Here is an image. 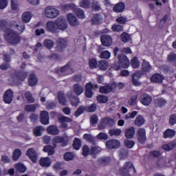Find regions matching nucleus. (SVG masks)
I'll return each instance as SVG.
<instances>
[{
  "instance_id": "nucleus-1",
  "label": "nucleus",
  "mask_w": 176,
  "mask_h": 176,
  "mask_svg": "<svg viewBox=\"0 0 176 176\" xmlns=\"http://www.w3.org/2000/svg\"><path fill=\"white\" fill-rule=\"evenodd\" d=\"M3 38L10 45H17L21 41V37H20V34L17 33V32L10 30L6 33H4Z\"/></svg>"
},
{
  "instance_id": "nucleus-2",
  "label": "nucleus",
  "mask_w": 176,
  "mask_h": 176,
  "mask_svg": "<svg viewBox=\"0 0 176 176\" xmlns=\"http://www.w3.org/2000/svg\"><path fill=\"white\" fill-rule=\"evenodd\" d=\"M119 64L114 65V69L116 71H119L120 68H127L130 67V60L126 55L120 54L118 56Z\"/></svg>"
},
{
  "instance_id": "nucleus-3",
  "label": "nucleus",
  "mask_w": 176,
  "mask_h": 176,
  "mask_svg": "<svg viewBox=\"0 0 176 176\" xmlns=\"http://www.w3.org/2000/svg\"><path fill=\"white\" fill-rule=\"evenodd\" d=\"M130 170H133V173H137L133 162H126L124 166L120 169V174L121 176H131L130 175Z\"/></svg>"
},
{
  "instance_id": "nucleus-4",
  "label": "nucleus",
  "mask_w": 176,
  "mask_h": 176,
  "mask_svg": "<svg viewBox=\"0 0 176 176\" xmlns=\"http://www.w3.org/2000/svg\"><path fill=\"white\" fill-rule=\"evenodd\" d=\"M115 124V120L106 117L102 118L100 123L98 125V128L100 129V130H104L107 126H109V127H112Z\"/></svg>"
},
{
  "instance_id": "nucleus-5",
  "label": "nucleus",
  "mask_w": 176,
  "mask_h": 176,
  "mask_svg": "<svg viewBox=\"0 0 176 176\" xmlns=\"http://www.w3.org/2000/svg\"><path fill=\"white\" fill-rule=\"evenodd\" d=\"M60 14V11L54 7L49 6L45 10V15L47 19H56Z\"/></svg>"
},
{
  "instance_id": "nucleus-6",
  "label": "nucleus",
  "mask_w": 176,
  "mask_h": 176,
  "mask_svg": "<svg viewBox=\"0 0 176 176\" xmlns=\"http://www.w3.org/2000/svg\"><path fill=\"white\" fill-rule=\"evenodd\" d=\"M67 45L68 41H67L66 38H58L56 41V52H58L59 53H63V52H64V50L67 49Z\"/></svg>"
},
{
  "instance_id": "nucleus-7",
  "label": "nucleus",
  "mask_w": 176,
  "mask_h": 176,
  "mask_svg": "<svg viewBox=\"0 0 176 176\" xmlns=\"http://www.w3.org/2000/svg\"><path fill=\"white\" fill-rule=\"evenodd\" d=\"M55 21L56 22L58 30H60V31H64L65 30H67V28H68V23L64 17L60 16Z\"/></svg>"
},
{
  "instance_id": "nucleus-8",
  "label": "nucleus",
  "mask_w": 176,
  "mask_h": 176,
  "mask_svg": "<svg viewBox=\"0 0 176 176\" xmlns=\"http://www.w3.org/2000/svg\"><path fill=\"white\" fill-rule=\"evenodd\" d=\"M26 156L30 159L32 163H36V161L38 160V153L35 148H30L28 149L26 151Z\"/></svg>"
},
{
  "instance_id": "nucleus-9",
  "label": "nucleus",
  "mask_w": 176,
  "mask_h": 176,
  "mask_svg": "<svg viewBox=\"0 0 176 176\" xmlns=\"http://www.w3.org/2000/svg\"><path fill=\"white\" fill-rule=\"evenodd\" d=\"M46 28L49 32L52 34L58 33V28L57 26V23L55 21H48L46 23Z\"/></svg>"
},
{
  "instance_id": "nucleus-10",
  "label": "nucleus",
  "mask_w": 176,
  "mask_h": 176,
  "mask_svg": "<svg viewBox=\"0 0 176 176\" xmlns=\"http://www.w3.org/2000/svg\"><path fill=\"white\" fill-rule=\"evenodd\" d=\"M138 141L140 144H144L146 141V131L144 129L140 128L137 131Z\"/></svg>"
},
{
  "instance_id": "nucleus-11",
  "label": "nucleus",
  "mask_w": 176,
  "mask_h": 176,
  "mask_svg": "<svg viewBox=\"0 0 176 176\" xmlns=\"http://www.w3.org/2000/svg\"><path fill=\"white\" fill-rule=\"evenodd\" d=\"M10 27H12L11 28L16 29L19 34H22L25 30V25L24 24L15 21H11Z\"/></svg>"
},
{
  "instance_id": "nucleus-12",
  "label": "nucleus",
  "mask_w": 176,
  "mask_h": 176,
  "mask_svg": "<svg viewBox=\"0 0 176 176\" xmlns=\"http://www.w3.org/2000/svg\"><path fill=\"white\" fill-rule=\"evenodd\" d=\"M10 24H12V21H8L6 19H2L0 21V30L1 31H3L4 34H6L7 32L10 31L12 30V26H10Z\"/></svg>"
},
{
  "instance_id": "nucleus-13",
  "label": "nucleus",
  "mask_w": 176,
  "mask_h": 176,
  "mask_svg": "<svg viewBox=\"0 0 176 176\" xmlns=\"http://www.w3.org/2000/svg\"><path fill=\"white\" fill-rule=\"evenodd\" d=\"M140 102L141 104H142V105H144L145 107H149L152 102V96L148 94H144L140 98Z\"/></svg>"
},
{
  "instance_id": "nucleus-14",
  "label": "nucleus",
  "mask_w": 176,
  "mask_h": 176,
  "mask_svg": "<svg viewBox=\"0 0 176 176\" xmlns=\"http://www.w3.org/2000/svg\"><path fill=\"white\" fill-rule=\"evenodd\" d=\"M120 146V142L118 140L111 139L106 142V147L107 149H116Z\"/></svg>"
},
{
  "instance_id": "nucleus-15",
  "label": "nucleus",
  "mask_w": 176,
  "mask_h": 176,
  "mask_svg": "<svg viewBox=\"0 0 176 176\" xmlns=\"http://www.w3.org/2000/svg\"><path fill=\"white\" fill-rule=\"evenodd\" d=\"M58 120L61 123V129H65V130L68 129V124L67 123H71L72 122V119L64 116H60Z\"/></svg>"
},
{
  "instance_id": "nucleus-16",
  "label": "nucleus",
  "mask_w": 176,
  "mask_h": 176,
  "mask_svg": "<svg viewBox=\"0 0 176 176\" xmlns=\"http://www.w3.org/2000/svg\"><path fill=\"white\" fill-rule=\"evenodd\" d=\"M14 94L12 89H8L4 92L3 101L6 104H11L13 101Z\"/></svg>"
},
{
  "instance_id": "nucleus-17",
  "label": "nucleus",
  "mask_w": 176,
  "mask_h": 176,
  "mask_svg": "<svg viewBox=\"0 0 176 176\" xmlns=\"http://www.w3.org/2000/svg\"><path fill=\"white\" fill-rule=\"evenodd\" d=\"M67 17L70 25H72V27H78V25H79L80 24L79 21L74 14L69 13L67 15Z\"/></svg>"
},
{
  "instance_id": "nucleus-18",
  "label": "nucleus",
  "mask_w": 176,
  "mask_h": 176,
  "mask_svg": "<svg viewBox=\"0 0 176 176\" xmlns=\"http://www.w3.org/2000/svg\"><path fill=\"white\" fill-rule=\"evenodd\" d=\"M100 41L102 46L109 47L112 45V37L109 35L101 36Z\"/></svg>"
},
{
  "instance_id": "nucleus-19",
  "label": "nucleus",
  "mask_w": 176,
  "mask_h": 176,
  "mask_svg": "<svg viewBox=\"0 0 176 176\" xmlns=\"http://www.w3.org/2000/svg\"><path fill=\"white\" fill-rule=\"evenodd\" d=\"M57 98L59 104L60 105H63V107H65L67 104H68V101L67 100V98H65V95L64 94V92L62 91H60L57 94Z\"/></svg>"
},
{
  "instance_id": "nucleus-20",
  "label": "nucleus",
  "mask_w": 176,
  "mask_h": 176,
  "mask_svg": "<svg viewBox=\"0 0 176 176\" xmlns=\"http://www.w3.org/2000/svg\"><path fill=\"white\" fill-rule=\"evenodd\" d=\"M72 90L76 96H80L85 91L83 86L79 83L73 85Z\"/></svg>"
},
{
  "instance_id": "nucleus-21",
  "label": "nucleus",
  "mask_w": 176,
  "mask_h": 176,
  "mask_svg": "<svg viewBox=\"0 0 176 176\" xmlns=\"http://www.w3.org/2000/svg\"><path fill=\"white\" fill-rule=\"evenodd\" d=\"M49 113L46 111H43L40 115V121L42 124H49Z\"/></svg>"
},
{
  "instance_id": "nucleus-22",
  "label": "nucleus",
  "mask_w": 176,
  "mask_h": 176,
  "mask_svg": "<svg viewBox=\"0 0 176 176\" xmlns=\"http://www.w3.org/2000/svg\"><path fill=\"white\" fill-rule=\"evenodd\" d=\"M93 84L91 82H89L85 85V97L87 98H91L93 97Z\"/></svg>"
},
{
  "instance_id": "nucleus-23",
  "label": "nucleus",
  "mask_w": 176,
  "mask_h": 176,
  "mask_svg": "<svg viewBox=\"0 0 176 176\" xmlns=\"http://www.w3.org/2000/svg\"><path fill=\"white\" fill-rule=\"evenodd\" d=\"M47 131L48 134H50L51 135H57L60 133V129L57 128V126L56 125H52L47 128Z\"/></svg>"
},
{
  "instance_id": "nucleus-24",
  "label": "nucleus",
  "mask_w": 176,
  "mask_h": 176,
  "mask_svg": "<svg viewBox=\"0 0 176 176\" xmlns=\"http://www.w3.org/2000/svg\"><path fill=\"white\" fill-rule=\"evenodd\" d=\"M39 164L41 167H50L52 166V160L49 157H43L39 160Z\"/></svg>"
},
{
  "instance_id": "nucleus-25",
  "label": "nucleus",
  "mask_w": 176,
  "mask_h": 176,
  "mask_svg": "<svg viewBox=\"0 0 176 176\" xmlns=\"http://www.w3.org/2000/svg\"><path fill=\"white\" fill-rule=\"evenodd\" d=\"M126 8V5L123 2H120L114 6L113 10L116 13H122L123 10Z\"/></svg>"
},
{
  "instance_id": "nucleus-26",
  "label": "nucleus",
  "mask_w": 176,
  "mask_h": 176,
  "mask_svg": "<svg viewBox=\"0 0 176 176\" xmlns=\"http://www.w3.org/2000/svg\"><path fill=\"white\" fill-rule=\"evenodd\" d=\"M151 80L154 83H162L163 80H164V76L155 74L151 77Z\"/></svg>"
},
{
  "instance_id": "nucleus-27",
  "label": "nucleus",
  "mask_w": 176,
  "mask_h": 176,
  "mask_svg": "<svg viewBox=\"0 0 176 176\" xmlns=\"http://www.w3.org/2000/svg\"><path fill=\"white\" fill-rule=\"evenodd\" d=\"M53 144L54 146H56V144H60L62 146H65V145H67V142L65 141V139H64V138L60 136H56L53 139Z\"/></svg>"
},
{
  "instance_id": "nucleus-28",
  "label": "nucleus",
  "mask_w": 176,
  "mask_h": 176,
  "mask_svg": "<svg viewBox=\"0 0 176 176\" xmlns=\"http://www.w3.org/2000/svg\"><path fill=\"white\" fill-rule=\"evenodd\" d=\"M135 134V129L134 126H131L125 130V137L126 138H133Z\"/></svg>"
},
{
  "instance_id": "nucleus-29",
  "label": "nucleus",
  "mask_w": 176,
  "mask_h": 176,
  "mask_svg": "<svg viewBox=\"0 0 176 176\" xmlns=\"http://www.w3.org/2000/svg\"><path fill=\"white\" fill-rule=\"evenodd\" d=\"M28 83H29V86H31L32 87L37 85L38 78H36V76H35L34 74L29 75Z\"/></svg>"
},
{
  "instance_id": "nucleus-30",
  "label": "nucleus",
  "mask_w": 176,
  "mask_h": 176,
  "mask_svg": "<svg viewBox=\"0 0 176 176\" xmlns=\"http://www.w3.org/2000/svg\"><path fill=\"white\" fill-rule=\"evenodd\" d=\"M142 69L144 72H151L152 70V66L149 64V62L143 60L142 63Z\"/></svg>"
},
{
  "instance_id": "nucleus-31",
  "label": "nucleus",
  "mask_w": 176,
  "mask_h": 176,
  "mask_svg": "<svg viewBox=\"0 0 176 176\" xmlns=\"http://www.w3.org/2000/svg\"><path fill=\"white\" fill-rule=\"evenodd\" d=\"M15 170L18 171V173H24L27 171V167L23 163H17L14 165Z\"/></svg>"
},
{
  "instance_id": "nucleus-32",
  "label": "nucleus",
  "mask_w": 176,
  "mask_h": 176,
  "mask_svg": "<svg viewBox=\"0 0 176 176\" xmlns=\"http://www.w3.org/2000/svg\"><path fill=\"white\" fill-rule=\"evenodd\" d=\"M175 146H176V140L170 143L164 144L162 146V149H164V151H166L167 152H170V151H173V149H174Z\"/></svg>"
},
{
  "instance_id": "nucleus-33",
  "label": "nucleus",
  "mask_w": 176,
  "mask_h": 176,
  "mask_svg": "<svg viewBox=\"0 0 176 176\" xmlns=\"http://www.w3.org/2000/svg\"><path fill=\"white\" fill-rule=\"evenodd\" d=\"M145 123V118L142 116H137L135 121H134V124L135 126H138V127H140L144 124Z\"/></svg>"
},
{
  "instance_id": "nucleus-34",
  "label": "nucleus",
  "mask_w": 176,
  "mask_h": 176,
  "mask_svg": "<svg viewBox=\"0 0 176 176\" xmlns=\"http://www.w3.org/2000/svg\"><path fill=\"white\" fill-rule=\"evenodd\" d=\"M43 131H45V128L42 126H37L33 129V133L36 137H41Z\"/></svg>"
},
{
  "instance_id": "nucleus-35",
  "label": "nucleus",
  "mask_w": 176,
  "mask_h": 176,
  "mask_svg": "<svg viewBox=\"0 0 176 176\" xmlns=\"http://www.w3.org/2000/svg\"><path fill=\"white\" fill-rule=\"evenodd\" d=\"M176 134L175 131L173 130V129H166L164 132V138H173V137H174Z\"/></svg>"
},
{
  "instance_id": "nucleus-36",
  "label": "nucleus",
  "mask_w": 176,
  "mask_h": 176,
  "mask_svg": "<svg viewBox=\"0 0 176 176\" xmlns=\"http://www.w3.org/2000/svg\"><path fill=\"white\" fill-rule=\"evenodd\" d=\"M111 137H119L122 134V129H111L109 131Z\"/></svg>"
},
{
  "instance_id": "nucleus-37",
  "label": "nucleus",
  "mask_w": 176,
  "mask_h": 176,
  "mask_svg": "<svg viewBox=\"0 0 176 176\" xmlns=\"http://www.w3.org/2000/svg\"><path fill=\"white\" fill-rule=\"evenodd\" d=\"M32 17V14L30 12H25L22 14V21L23 23H30L31 19Z\"/></svg>"
},
{
  "instance_id": "nucleus-38",
  "label": "nucleus",
  "mask_w": 176,
  "mask_h": 176,
  "mask_svg": "<svg viewBox=\"0 0 176 176\" xmlns=\"http://www.w3.org/2000/svg\"><path fill=\"white\" fill-rule=\"evenodd\" d=\"M102 16L100 14H95L92 18L93 24H101L102 23Z\"/></svg>"
},
{
  "instance_id": "nucleus-39",
  "label": "nucleus",
  "mask_w": 176,
  "mask_h": 176,
  "mask_svg": "<svg viewBox=\"0 0 176 176\" xmlns=\"http://www.w3.org/2000/svg\"><path fill=\"white\" fill-rule=\"evenodd\" d=\"M120 38L122 42H124V43H127V42H130V41H131V36L126 32L121 34Z\"/></svg>"
},
{
  "instance_id": "nucleus-40",
  "label": "nucleus",
  "mask_w": 176,
  "mask_h": 176,
  "mask_svg": "<svg viewBox=\"0 0 176 176\" xmlns=\"http://www.w3.org/2000/svg\"><path fill=\"white\" fill-rule=\"evenodd\" d=\"M99 91L103 94H108L112 91V87L111 85L103 86L100 88Z\"/></svg>"
},
{
  "instance_id": "nucleus-41",
  "label": "nucleus",
  "mask_w": 176,
  "mask_h": 176,
  "mask_svg": "<svg viewBox=\"0 0 176 176\" xmlns=\"http://www.w3.org/2000/svg\"><path fill=\"white\" fill-rule=\"evenodd\" d=\"M28 75V73H27V72H18L16 73V78H18L19 80H21L22 82L25 80Z\"/></svg>"
},
{
  "instance_id": "nucleus-42",
  "label": "nucleus",
  "mask_w": 176,
  "mask_h": 176,
  "mask_svg": "<svg viewBox=\"0 0 176 176\" xmlns=\"http://www.w3.org/2000/svg\"><path fill=\"white\" fill-rule=\"evenodd\" d=\"M83 138H84V140H86L87 141V142H89L90 144H92L93 145H94V144H96V140L94 139V137H93V135H91V134L85 133L83 135Z\"/></svg>"
},
{
  "instance_id": "nucleus-43",
  "label": "nucleus",
  "mask_w": 176,
  "mask_h": 176,
  "mask_svg": "<svg viewBox=\"0 0 176 176\" xmlns=\"http://www.w3.org/2000/svg\"><path fill=\"white\" fill-rule=\"evenodd\" d=\"M80 146H82V142L79 138H76L73 142V148L76 149V151H78L80 149Z\"/></svg>"
},
{
  "instance_id": "nucleus-44",
  "label": "nucleus",
  "mask_w": 176,
  "mask_h": 176,
  "mask_svg": "<svg viewBox=\"0 0 176 176\" xmlns=\"http://www.w3.org/2000/svg\"><path fill=\"white\" fill-rule=\"evenodd\" d=\"M129 156V150H126L124 148H121L120 150V153H119V157L120 159H127Z\"/></svg>"
},
{
  "instance_id": "nucleus-45",
  "label": "nucleus",
  "mask_w": 176,
  "mask_h": 176,
  "mask_svg": "<svg viewBox=\"0 0 176 176\" xmlns=\"http://www.w3.org/2000/svg\"><path fill=\"white\" fill-rule=\"evenodd\" d=\"M66 96L67 97V98H69V100H70V102L71 104H74L75 102H74V100H76L77 102H78V96H74V94L72 93V91H69L66 94Z\"/></svg>"
},
{
  "instance_id": "nucleus-46",
  "label": "nucleus",
  "mask_w": 176,
  "mask_h": 176,
  "mask_svg": "<svg viewBox=\"0 0 176 176\" xmlns=\"http://www.w3.org/2000/svg\"><path fill=\"white\" fill-rule=\"evenodd\" d=\"M20 156H21V150L19 148L15 149L12 154V160L16 162V160L20 159Z\"/></svg>"
},
{
  "instance_id": "nucleus-47",
  "label": "nucleus",
  "mask_w": 176,
  "mask_h": 176,
  "mask_svg": "<svg viewBox=\"0 0 176 176\" xmlns=\"http://www.w3.org/2000/svg\"><path fill=\"white\" fill-rule=\"evenodd\" d=\"M25 97L28 101V102H30V104H32L34 102H35V99L34 98V97H32V94L30 91H26L25 93Z\"/></svg>"
},
{
  "instance_id": "nucleus-48",
  "label": "nucleus",
  "mask_w": 176,
  "mask_h": 176,
  "mask_svg": "<svg viewBox=\"0 0 176 176\" xmlns=\"http://www.w3.org/2000/svg\"><path fill=\"white\" fill-rule=\"evenodd\" d=\"M43 152H47L49 155H54V147L47 145L43 147Z\"/></svg>"
},
{
  "instance_id": "nucleus-49",
  "label": "nucleus",
  "mask_w": 176,
  "mask_h": 176,
  "mask_svg": "<svg viewBox=\"0 0 176 176\" xmlns=\"http://www.w3.org/2000/svg\"><path fill=\"white\" fill-rule=\"evenodd\" d=\"M102 151V148L98 146H93L91 147L90 153L91 155H97V153H100Z\"/></svg>"
},
{
  "instance_id": "nucleus-50",
  "label": "nucleus",
  "mask_w": 176,
  "mask_h": 176,
  "mask_svg": "<svg viewBox=\"0 0 176 176\" xmlns=\"http://www.w3.org/2000/svg\"><path fill=\"white\" fill-rule=\"evenodd\" d=\"M74 12L79 19H85L86 17L85 12L80 8H75Z\"/></svg>"
},
{
  "instance_id": "nucleus-51",
  "label": "nucleus",
  "mask_w": 176,
  "mask_h": 176,
  "mask_svg": "<svg viewBox=\"0 0 176 176\" xmlns=\"http://www.w3.org/2000/svg\"><path fill=\"white\" fill-rule=\"evenodd\" d=\"M36 107H38L36 104H28L25 107V111H26V112H35Z\"/></svg>"
},
{
  "instance_id": "nucleus-52",
  "label": "nucleus",
  "mask_w": 176,
  "mask_h": 176,
  "mask_svg": "<svg viewBox=\"0 0 176 176\" xmlns=\"http://www.w3.org/2000/svg\"><path fill=\"white\" fill-rule=\"evenodd\" d=\"M96 100L100 104H104L105 102H108V97L104 95H99L97 96Z\"/></svg>"
},
{
  "instance_id": "nucleus-53",
  "label": "nucleus",
  "mask_w": 176,
  "mask_h": 176,
  "mask_svg": "<svg viewBox=\"0 0 176 176\" xmlns=\"http://www.w3.org/2000/svg\"><path fill=\"white\" fill-rule=\"evenodd\" d=\"M131 65L133 68H138L140 67V60H138V57H134L131 60Z\"/></svg>"
},
{
  "instance_id": "nucleus-54",
  "label": "nucleus",
  "mask_w": 176,
  "mask_h": 176,
  "mask_svg": "<svg viewBox=\"0 0 176 176\" xmlns=\"http://www.w3.org/2000/svg\"><path fill=\"white\" fill-rule=\"evenodd\" d=\"M43 46H45V47H47V49H52V47L54 46V42L49 39L45 40L43 42Z\"/></svg>"
},
{
  "instance_id": "nucleus-55",
  "label": "nucleus",
  "mask_w": 176,
  "mask_h": 176,
  "mask_svg": "<svg viewBox=\"0 0 176 176\" xmlns=\"http://www.w3.org/2000/svg\"><path fill=\"white\" fill-rule=\"evenodd\" d=\"M167 61L176 64V54L175 52H172L168 54L167 56Z\"/></svg>"
},
{
  "instance_id": "nucleus-56",
  "label": "nucleus",
  "mask_w": 176,
  "mask_h": 176,
  "mask_svg": "<svg viewBox=\"0 0 176 176\" xmlns=\"http://www.w3.org/2000/svg\"><path fill=\"white\" fill-rule=\"evenodd\" d=\"M85 111H86V107L85 106H80L76 111H75V116L78 118V116H80L82 113H85Z\"/></svg>"
},
{
  "instance_id": "nucleus-57",
  "label": "nucleus",
  "mask_w": 176,
  "mask_h": 176,
  "mask_svg": "<svg viewBox=\"0 0 176 176\" xmlns=\"http://www.w3.org/2000/svg\"><path fill=\"white\" fill-rule=\"evenodd\" d=\"M108 61L107 60H100L99 62V67L100 69H102V71H105L106 69H108Z\"/></svg>"
},
{
  "instance_id": "nucleus-58",
  "label": "nucleus",
  "mask_w": 176,
  "mask_h": 176,
  "mask_svg": "<svg viewBox=\"0 0 176 176\" xmlns=\"http://www.w3.org/2000/svg\"><path fill=\"white\" fill-rule=\"evenodd\" d=\"M166 163H167V158L162 157L158 160L157 166H159V167H165Z\"/></svg>"
},
{
  "instance_id": "nucleus-59",
  "label": "nucleus",
  "mask_w": 176,
  "mask_h": 176,
  "mask_svg": "<svg viewBox=\"0 0 176 176\" xmlns=\"http://www.w3.org/2000/svg\"><path fill=\"white\" fill-rule=\"evenodd\" d=\"M79 3L81 8L86 9L90 8V1H89V0H80Z\"/></svg>"
},
{
  "instance_id": "nucleus-60",
  "label": "nucleus",
  "mask_w": 176,
  "mask_h": 176,
  "mask_svg": "<svg viewBox=\"0 0 176 176\" xmlns=\"http://www.w3.org/2000/svg\"><path fill=\"white\" fill-rule=\"evenodd\" d=\"M60 72L66 74H70V72H72V69L71 68V66H69V65H67L60 69Z\"/></svg>"
},
{
  "instance_id": "nucleus-61",
  "label": "nucleus",
  "mask_w": 176,
  "mask_h": 176,
  "mask_svg": "<svg viewBox=\"0 0 176 176\" xmlns=\"http://www.w3.org/2000/svg\"><path fill=\"white\" fill-rule=\"evenodd\" d=\"M89 65L91 69H96L97 67V60H96V58L89 59Z\"/></svg>"
},
{
  "instance_id": "nucleus-62",
  "label": "nucleus",
  "mask_w": 176,
  "mask_h": 176,
  "mask_svg": "<svg viewBox=\"0 0 176 176\" xmlns=\"http://www.w3.org/2000/svg\"><path fill=\"white\" fill-rule=\"evenodd\" d=\"M138 98V96L137 95L133 96L131 98H130L128 101L129 105H131V107L137 104Z\"/></svg>"
},
{
  "instance_id": "nucleus-63",
  "label": "nucleus",
  "mask_w": 176,
  "mask_h": 176,
  "mask_svg": "<svg viewBox=\"0 0 176 176\" xmlns=\"http://www.w3.org/2000/svg\"><path fill=\"white\" fill-rule=\"evenodd\" d=\"M75 8V4L74 3H67L62 6V10L65 12L67 10H72V9Z\"/></svg>"
},
{
  "instance_id": "nucleus-64",
  "label": "nucleus",
  "mask_w": 176,
  "mask_h": 176,
  "mask_svg": "<svg viewBox=\"0 0 176 176\" xmlns=\"http://www.w3.org/2000/svg\"><path fill=\"white\" fill-rule=\"evenodd\" d=\"M166 102V100L162 98L156 99L155 100V103L157 107H163V105H164Z\"/></svg>"
}]
</instances>
